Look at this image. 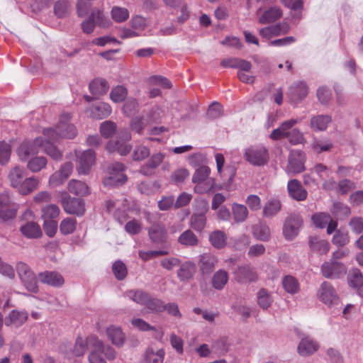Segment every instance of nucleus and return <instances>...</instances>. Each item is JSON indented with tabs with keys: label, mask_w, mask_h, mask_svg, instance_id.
Listing matches in <instances>:
<instances>
[{
	"label": "nucleus",
	"mask_w": 363,
	"mask_h": 363,
	"mask_svg": "<svg viewBox=\"0 0 363 363\" xmlns=\"http://www.w3.org/2000/svg\"><path fill=\"white\" fill-rule=\"evenodd\" d=\"M71 118L69 113H63L60 117V121L55 128H49L43 130L45 140L43 139V145L45 153L55 160H60L62 152L53 145V143L57 142L60 138H66L72 139L77 135V129L74 125L69 123Z\"/></svg>",
	"instance_id": "f257e3e1"
},
{
	"label": "nucleus",
	"mask_w": 363,
	"mask_h": 363,
	"mask_svg": "<svg viewBox=\"0 0 363 363\" xmlns=\"http://www.w3.org/2000/svg\"><path fill=\"white\" fill-rule=\"evenodd\" d=\"M211 169L206 165L197 168L193 176L194 191L198 194H208L216 190L215 179L210 176Z\"/></svg>",
	"instance_id": "f03ea898"
},
{
	"label": "nucleus",
	"mask_w": 363,
	"mask_h": 363,
	"mask_svg": "<svg viewBox=\"0 0 363 363\" xmlns=\"http://www.w3.org/2000/svg\"><path fill=\"white\" fill-rule=\"evenodd\" d=\"M126 296L138 304L145 306L150 312L157 313L164 311V302L144 291L130 290L126 292Z\"/></svg>",
	"instance_id": "7ed1b4c3"
},
{
	"label": "nucleus",
	"mask_w": 363,
	"mask_h": 363,
	"mask_svg": "<svg viewBox=\"0 0 363 363\" xmlns=\"http://www.w3.org/2000/svg\"><path fill=\"white\" fill-rule=\"evenodd\" d=\"M245 160L253 166H264L269 160V150L263 145H253L245 149Z\"/></svg>",
	"instance_id": "20e7f679"
},
{
	"label": "nucleus",
	"mask_w": 363,
	"mask_h": 363,
	"mask_svg": "<svg viewBox=\"0 0 363 363\" xmlns=\"http://www.w3.org/2000/svg\"><path fill=\"white\" fill-rule=\"evenodd\" d=\"M16 269L25 288L30 292L37 293L38 291L37 277L28 264L19 262L16 264Z\"/></svg>",
	"instance_id": "39448f33"
},
{
	"label": "nucleus",
	"mask_w": 363,
	"mask_h": 363,
	"mask_svg": "<svg viewBox=\"0 0 363 363\" xmlns=\"http://www.w3.org/2000/svg\"><path fill=\"white\" fill-rule=\"evenodd\" d=\"M130 139L131 135L128 130H121L116 140L108 142L106 149L110 152H117L121 155H126L131 150V145L128 144Z\"/></svg>",
	"instance_id": "423d86ee"
},
{
	"label": "nucleus",
	"mask_w": 363,
	"mask_h": 363,
	"mask_svg": "<svg viewBox=\"0 0 363 363\" xmlns=\"http://www.w3.org/2000/svg\"><path fill=\"white\" fill-rule=\"evenodd\" d=\"M125 167L123 163L114 162L108 168V177L104 178L105 186H118L123 184L127 181V177L123 173Z\"/></svg>",
	"instance_id": "0eeeda50"
},
{
	"label": "nucleus",
	"mask_w": 363,
	"mask_h": 363,
	"mask_svg": "<svg viewBox=\"0 0 363 363\" xmlns=\"http://www.w3.org/2000/svg\"><path fill=\"white\" fill-rule=\"evenodd\" d=\"M96 25L103 28L109 26V21L99 9L93 11L89 18L82 22V28L84 33L89 34L94 31Z\"/></svg>",
	"instance_id": "6e6552de"
},
{
	"label": "nucleus",
	"mask_w": 363,
	"mask_h": 363,
	"mask_svg": "<svg viewBox=\"0 0 363 363\" xmlns=\"http://www.w3.org/2000/svg\"><path fill=\"white\" fill-rule=\"evenodd\" d=\"M317 297L321 302L328 306L337 304L340 300L336 290L328 281L321 284L317 292Z\"/></svg>",
	"instance_id": "1a4fd4ad"
},
{
	"label": "nucleus",
	"mask_w": 363,
	"mask_h": 363,
	"mask_svg": "<svg viewBox=\"0 0 363 363\" xmlns=\"http://www.w3.org/2000/svg\"><path fill=\"white\" fill-rule=\"evenodd\" d=\"M305 161L306 155L302 151H291L286 167V172L296 174L303 172L305 170Z\"/></svg>",
	"instance_id": "9d476101"
},
{
	"label": "nucleus",
	"mask_w": 363,
	"mask_h": 363,
	"mask_svg": "<svg viewBox=\"0 0 363 363\" xmlns=\"http://www.w3.org/2000/svg\"><path fill=\"white\" fill-rule=\"evenodd\" d=\"M43 145V138H36L33 142L23 141L17 150L21 160L26 161L30 156L38 154V149Z\"/></svg>",
	"instance_id": "9b49d317"
},
{
	"label": "nucleus",
	"mask_w": 363,
	"mask_h": 363,
	"mask_svg": "<svg viewBox=\"0 0 363 363\" xmlns=\"http://www.w3.org/2000/svg\"><path fill=\"white\" fill-rule=\"evenodd\" d=\"M311 220L316 228L323 229L327 227L328 235L334 233L337 227V220H333L331 216L328 213H315L312 216Z\"/></svg>",
	"instance_id": "f8f14e48"
},
{
	"label": "nucleus",
	"mask_w": 363,
	"mask_h": 363,
	"mask_svg": "<svg viewBox=\"0 0 363 363\" xmlns=\"http://www.w3.org/2000/svg\"><path fill=\"white\" fill-rule=\"evenodd\" d=\"M303 220L299 215H291L285 220L283 228V234L288 240H294L298 233L302 225Z\"/></svg>",
	"instance_id": "ddd939ff"
},
{
	"label": "nucleus",
	"mask_w": 363,
	"mask_h": 363,
	"mask_svg": "<svg viewBox=\"0 0 363 363\" xmlns=\"http://www.w3.org/2000/svg\"><path fill=\"white\" fill-rule=\"evenodd\" d=\"M233 274L235 279L241 284L255 282L258 280L255 269L250 264L239 266Z\"/></svg>",
	"instance_id": "4468645a"
},
{
	"label": "nucleus",
	"mask_w": 363,
	"mask_h": 363,
	"mask_svg": "<svg viewBox=\"0 0 363 363\" xmlns=\"http://www.w3.org/2000/svg\"><path fill=\"white\" fill-rule=\"evenodd\" d=\"M78 158L77 172L79 174H88L91 167L95 164L96 154L92 150H87L79 155L76 153Z\"/></svg>",
	"instance_id": "2eb2a0df"
},
{
	"label": "nucleus",
	"mask_w": 363,
	"mask_h": 363,
	"mask_svg": "<svg viewBox=\"0 0 363 363\" xmlns=\"http://www.w3.org/2000/svg\"><path fill=\"white\" fill-rule=\"evenodd\" d=\"M347 269L345 265L339 262L331 259L322 264L321 272L328 279L337 278L345 274Z\"/></svg>",
	"instance_id": "dca6fc26"
},
{
	"label": "nucleus",
	"mask_w": 363,
	"mask_h": 363,
	"mask_svg": "<svg viewBox=\"0 0 363 363\" xmlns=\"http://www.w3.org/2000/svg\"><path fill=\"white\" fill-rule=\"evenodd\" d=\"M89 88L94 97L85 95L84 99L87 102L106 94L109 89V84L105 79L96 78L90 82Z\"/></svg>",
	"instance_id": "f3484780"
},
{
	"label": "nucleus",
	"mask_w": 363,
	"mask_h": 363,
	"mask_svg": "<svg viewBox=\"0 0 363 363\" xmlns=\"http://www.w3.org/2000/svg\"><path fill=\"white\" fill-rule=\"evenodd\" d=\"M62 199V207L65 212L69 214H75L78 216H83L85 212L84 201L81 199L71 198L67 194Z\"/></svg>",
	"instance_id": "a211bd4d"
},
{
	"label": "nucleus",
	"mask_w": 363,
	"mask_h": 363,
	"mask_svg": "<svg viewBox=\"0 0 363 363\" xmlns=\"http://www.w3.org/2000/svg\"><path fill=\"white\" fill-rule=\"evenodd\" d=\"M74 165L72 162L65 163L60 169L53 173L49 179V184L52 186H57L62 184L65 180L72 174Z\"/></svg>",
	"instance_id": "6ab92c4d"
},
{
	"label": "nucleus",
	"mask_w": 363,
	"mask_h": 363,
	"mask_svg": "<svg viewBox=\"0 0 363 363\" xmlns=\"http://www.w3.org/2000/svg\"><path fill=\"white\" fill-rule=\"evenodd\" d=\"M17 208L11 203L8 194L0 195V218L3 220H8L15 218Z\"/></svg>",
	"instance_id": "aec40b11"
},
{
	"label": "nucleus",
	"mask_w": 363,
	"mask_h": 363,
	"mask_svg": "<svg viewBox=\"0 0 363 363\" xmlns=\"http://www.w3.org/2000/svg\"><path fill=\"white\" fill-rule=\"evenodd\" d=\"M287 191L289 196L297 201H303L308 197L307 191L303 187L301 182L296 179L288 182Z\"/></svg>",
	"instance_id": "412c9836"
},
{
	"label": "nucleus",
	"mask_w": 363,
	"mask_h": 363,
	"mask_svg": "<svg viewBox=\"0 0 363 363\" xmlns=\"http://www.w3.org/2000/svg\"><path fill=\"white\" fill-rule=\"evenodd\" d=\"M38 278L42 284L53 287H60L65 283L63 277L55 271H45L38 274Z\"/></svg>",
	"instance_id": "4be33fe9"
},
{
	"label": "nucleus",
	"mask_w": 363,
	"mask_h": 363,
	"mask_svg": "<svg viewBox=\"0 0 363 363\" xmlns=\"http://www.w3.org/2000/svg\"><path fill=\"white\" fill-rule=\"evenodd\" d=\"M164 155L160 152L153 154L147 162L140 169V172L149 176L154 173L155 169L162 162Z\"/></svg>",
	"instance_id": "5701e85b"
},
{
	"label": "nucleus",
	"mask_w": 363,
	"mask_h": 363,
	"mask_svg": "<svg viewBox=\"0 0 363 363\" xmlns=\"http://www.w3.org/2000/svg\"><path fill=\"white\" fill-rule=\"evenodd\" d=\"M148 235L153 243L162 244L166 242L167 233L162 224H154L148 230Z\"/></svg>",
	"instance_id": "b1692460"
},
{
	"label": "nucleus",
	"mask_w": 363,
	"mask_h": 363,
	"mask_svg": "<svg viewBox=\"0 0 363 363\" xmlns=\"http://www.w3.org/2000/svg\"><path fill=\"white\" fill-rule=\"evenodd\" d=\"M28 317V313L24 311L13 310L6 318L5 324L6 326L18 328L26 322Z\"/></svg>",
	"instance_id": "393cba45"
},
{
	"label": "nucleus",
	"mask_w": 363,
	"mask_h": 363,
	"mask_svg": "<svg viewBox=\"0 0 363 363\" xmlns=\"http://www.w3.org/2000/svg\"><path fill=\"white\" fill-rule=\"evenodd\" d=\"M21 233L27 238L36 239L42 236L43 233L40 226L35 222H26L20 228Z\"/></svg>",
	"instance_id": "a878e982"
},
{
	"label": "nucleus",
	"mask_w": 363,
	"mask_h": 363,
	"mask_svg": "<svg viewBox=\"0 0 363 363\" xmlns=\"http://www.w3.org/2000/svg\"><path fill=\"white\" fill-rule=\"evenodd\" d=\"M89 342L91 346L99 350L100 352L103 353L106 357L109 360H113L116 358V354L115 350L111 346H105L101 340L96 336H91Z\"/></svg>",
	"instance_id": "bb28decb"
},
{
	"label": "nucleus",
	"mask_w": 363,
	"mask_h": 363,
	"mask_svg": "<svg viewBox=\"0 0 363 363\" xmlns=\"http://www.w3.org/2000/svg\"><path fill=\"white\" fill-rule=\"evenodd\" d=\"M90 115L96 119H103L109 116L112 112L111 106L105 102H99L93 105L90 109Z\"/></svg>",
	"instance_id": "cd10ccee"
},
{
	"label": "nucleus",
	"mask_w": 363,
	"mask_h": 363,
	"mask_svg": "<svg viewBox=\"0 0 363 363\" xmlns=\"http://www.w3.org/2000/svg\"><path fill=\"white\" fill-rule=\"evenodd\" d=\"M318 344L309 337L303 338L298 346V352L301 356H309L316 352Z\"/></svg>",
	"instance_id": "c85d7f7f"
},
{
	"label": "nucleus",
	"mask_w": 363,
	"mask_h": 363,
	"mask_svg": "<svg viewBox=\"0 0 363 363\" xmlns=\"http://www.w3.org/2000/svg\"><path fill=\"white\" fill-rule=\"evenodd\" d=\"M106 335L112 344L117 347L123 345L125 337L121 328L111 325L106 329Z\"/></svg>",
	"instance_id": "c756f323"
},
{
	"label": "nucleus",
	"mask_w": 363,
	"mask_h": 363,
	"mask_svg": "<svg viewBox=\"0 0 363 363\" xmlns=\"http://www.w3.org/2000/svg\"><path fill=\"white\" fill-rule=\"evenodd\" d=\"M282 16V11L279 7L272 6L264 11L259 18L261 24H268L276 21Z\"/></svg>",
	"instance_id": "7c9ffc66"
},
{
	"label": "nucleus",
	"mask_w": 363,
	"mask_h": 363,
	"mask_svg": "<svg viewBox=\"0 0 363 363\" xmlns=\"http://www.w3.org/2000/svg\"><path fill=\"white\" fill-rule=\"evenodd\" d=\"M218 262L217 258L211 254H203L201 256L199 264L203 274H208L215 269Z\"/></svg>",
	"instance_id": "2f4dec72"
},
{
	"label": "nucleus",
	"mask_w": 363,
	"mask_h": 363,
	"mask_svg": "<svg viewBox=\"0 0 363 363\" xmlns=\"http://www.w3.org/2000/svg\"><path fill=\"white\" fill-rule=\"evenodd\" d=\"M68 191L73 194L84 196L89 194V188L87 184L82 181L72 179L67 185Z\"/></svg>",
	"instance_id": "473e14b6"
},
{
	"label": "nucleus",
	"mask_w": 363,
	"mask_h": 363,
	"mask_svg": "<svg viewBox=\"0 0 363 363\" xmlns=\"http://www.w3.org/2000/svg\"><path fill=\"white\" fill-rule=\"evenodd\" d=\"M291 99L297 102L302 100L308 94V86L306 83L300 82L292 86L290 89Z\"/></svg>",
	"instance_id": "72a5a7b5"
},
{
	"label": "nucleus",
	"mask_w": 363,
	"mask_h": 363,
	"mask_svg": "<svg viewBox=\"0 0 363 363\" xmlns=\"http://www.w3.org/2000/svg\"><path fill=\"white\" fill-rule=\"evenodd\" d=\"M309 245L312 250L320 255L327 254L330 250V244L328 240L312 237L309 240Z\"/></svg>",
	"instance_id": "f704fd0d"
},
{
	"label": "nucleus",
	"mask_w": 363,
	"mask_h": 363,
	"mask_svg": "<svg viewBox=\"0 0 363 363\" xmlns=\"http://www.w3.org/2000/svg\"><path fill=\"white\" fill-rule=\"evenodd\" d=\"M281 208V203L277 199H270L264 206L263 216L264 217H273L276 216Z\"/></svg>",
	"instance_id": "c9c22d12"
},
{
	"label": "nucleus",
	"mask_w": 363,
	"mask_h": 363,
	"mask_svg": "<svg viewBox=\"0 0 363 363\" xmlns=\"http://www.w3.org/2000/svg\"><path fill=\"white\" fill-rule=\"evenodd\" d=\"M26 178V174L23 169L19 167L13 168L9 174V179L13 187L18 189L21 183Z\"/></svg>",
	"instance_id": "e433bc0d"
},
{
	"label": "nucleus",
	"mask_w": 363,
	"mask_h": 363,
	"mask_svg": "<svg viewBox=\"0 0 363 363\" xmlns=\"http://www.w3.org/2000/svg\"><path fill=\"white\" fill-rule=\"evenodd\" d=\"M39 186V180L34 177L25 178L18 187V191L23 195H28L35 190Z\"/></svg>",
	"instance_id": "4c0bfd02"
},
{
	"label": "nucleus",
	"mask_w": 363,
	"mask_h": 363,
	"mask_svg": "<svg viewBox=\"0 0 363 363\" xmlns=\"http://www.w3.org/2000/svg\"><path fill=\"white\" fill-rule=\"evenodd\" d=\"M178 242L186 247H194L198 245L199 239L191 230H186L179 235Z\"/></svg>",
	"instance_id": "58836bf2"
},
{
	"label": "nucleus",
	"mask_w": 363,
	"mask_h": 363,
	"mask_svg": "<svg viewBox=\"0 0 363 363\" xmlns=\"http://www.w3.org/2000/svg\"><path fill=\"white\" fill-rule=\"evenodd\" d=\"M209 241L214 247L221 249L227 244V235L223 231L215 230L211 233Z\"/></svg>",
	"instance_id": "ea45409f"
},
{
	"label": "nucleus",
	"mask_w": 363,
	"mask_h": 363,
	"mask_svg": "<svg viewBox=\"0 0 363 363\" xmlns=\"http://www.w3.org/2000/svg\"><path fill=\"white\" fill-rule=\"evenodd\" d=\"M228 281V274L223 269L217 271L212 278V285L217 290L224 288Z\"/></svg>",
	"instance_id": "a19ab883"
},
{
	"label": "nucleus",
	"mask_w": 363,
	"mask_h": 363,
	"mask_svg": "<svg viewBox=\"0 0 363 363\" xmlns=\"http://www.w3.org/2000/svg\"><path fill=\"white\" fill-rule=\"evenodd\" d=\"M282 286L289 294H296L299 291L300 286L298 280L291 275H286L282 279Z\"/></svg>",
	"instance_id": "79ce46f5"
},
{
	"label": "nucleus",
	"mask_w": 363,
	"mask_h": 363,
	"mask_svg": "<svg viewBox=\"0 0 363 363\" xmlns=\"http://www.w3.org/2000/svg\"><path fill=\"white\" fill-rule=\"evenodd\" d=\"M233 219L236 223L245 221L248 216V210L245 205L234 203L232 206Z\"/></svg>",
	"instance_id": "37998d69"
},
{
	"label": "nucleus",
	"mask_w": 363,
	"mask_h": 363,
	"mask_svg": "<svg viewBox=\"0 0 363 363\" xmlns=\"http://www.w3.org/2000/svg\"><path fill=\"white\" fill-rule=\"evenodd\" d=\"M195 272L194 264L190 262H186L181 264L177 271V277L181 281L189 279Z\"/></svg>",
	"instance_id": "c03bdc74"
},
{
	"label": "nucleus",
	"mask_w": 363,
	"mask_h": 363,
	"mask_svg": "<svg viewBox=\"0 0 363 363\" xmlns=\"http://www.w3.org/2000/svg\"><path fill=\"white\" fill-rule=\"evenodd\" d=\"M331 118L328 116H318L311 120V126L315 130H325L330 123Z\"/></svg>",
	"instance_id": "a18cd8bd"
},
{
	"label": "nucleus",
	"mask_w": 363,
	"mask_h": 363,
	"mask_svg": "<svg viewBox=\"0 0 363 363\" xmlns=\"http://www.w3.org/2000/svg\"><path fill=\"white\" fill-rule=\"evenodd\" d=\"M60 213V208L55 204H48L41 209V218L43 220H55Z\"/></svg>",
	"instance_id": "49530a36"
},
{
	"label": "nucleus",
	"mask_w": 363,
	"mask_h": 363,
	"mask_svg": "<svg viewBox=\"0 0 363 363\" xmlns=\"http://www.w3.org/2000/svg\"><path fill=\"white\" fill-rule=\"evenodd\" d=\"M332 213L337 218L342 219L351 213L350 208L341 202H335L331 210Z\"/></svg>",
	"instance_id": "de8ad7c7"
},
{
	"label": "nucleus",
	"mask_w": 363,
	"mask_h": 363,
	"mask_svg": "<svg viewBox=\"0 0 363 363\" xmlns=\"http://www.w3.org/2000/svg\"><path fill=\"white\" fill-rule=\"evenodd\" d=\"M164 354L162 349L155 351L152 348H148L145 353V360L147 363H162Z\"/></svg>",
	"instance_id": "09e8293b"
},
{
	"label": "nucleus",
	"mask_w": 363,
	"mask_h": 363,
	"mask_svg": "<svg viewBox=\"0 0 363 363\" xmlns=\"http://www.w3.org/2000/svg\"><path fill=\"white\" fill-rule=\"evenodd\" d=\"M76 228L77 220L74 218H64L60 224V231L65 235L73 233Z\"/></svg>",
	"instance_id": "8fccbe9b"
},
{
	"label": "nucleus",
	"mask_w": 363,
	"mask_h": 363,
	"mask_svg": "<svg viewBox=\"0 0 363 363\" xmlns=\"http://www.w3.org/2000/svg\"><path fill=\"white\" fill-rule=\"evenodd\" d=\"M48 160L45 157H35L30 159L27 164V167L32 172H38L47 165Z\"/></svg>",
	"instance_id": "3c124183"
},
{
	"label": "nucleus",
	"mask_w": 363,
	"mask_h": 363,
	"mask_svg": "<svg viewBox=\"0 0 363 363\" xmlns=\"http://www.w3.org/2000/svg\"><path fill=\"white\" fill-rule=\"evenodd\" d=\"M206 223L205 214L194 213L190 219V226L196 231H202Z\"/></svg>",
	"instance_id": "603ef678"
},
{
	"label": "nucleus",
	"mask_w": 363,
	"mask_h": 363,
	"mask_svg": "<svg viewBox=\"0 0 363 363\" xmlns=\"http://www.w3.org/2000/svg\"><path fill=\"white\" fill-rule=\"evenodd\" d=\"M111 15L115 22L123 23L129 18V11L125 8L116 6L111 9Z\"/></svg>",
	"instance_id": "864d4df0"
},
{
	"label": "nucleus",
	"mask_w": 363,
	"mask_h": 363,
	"mask_svg": "<svg viewBox=\"0 0 363 363\" xmlns=\"http://www.w3.org/2000/svg\"><path fill=\"white\" fill-rule=\"evenodd\" d=\"M348 284L356 291L363 283V275L359 269H353L348 275Z\"/></svg>",
	"instance_id": "5fc2aeb1"
},
{
	"label": "nucleus",
	"mask_w": 363,
	"mask_h": 363,
	"mask_svg": "<svg viewBox=\"0 0 363 363\" xmlns=\"http://www.w3.org/2000/svg\"><path fill=\"white\" fill-rule=\"evenodd\" d=\"M128 95L127 89L123 86H116L113 88L110 93L111 99L115 103L123 101Z\"/></svg>",
	"instance_id": "6e6d98bb"
},
{
	"label": "nucleus",
	"mask_w": 363,
	"mask_h": 363,
	"mask_svg": "<svg viewBox=\"0 0 363 363\" xmlns=\"http://www.w3.org/2000/svg\"><path fill=\"white\" fill-rule=\"evenodd\" d=\"M91 336L87 337L86 340L78 337L76 340L75 345L74 346L73 349V353L76 356H82L83 355L85 352L86 351L87 347L89 346L91 349H92L94 347L91 346L89 340Z\"/></svg>",
	"instance_id": "4d7b16f0"
},
{
	"label": "nucleus",
	"mask_w": 363,
	"mask_h": 363,
	"mask_svg": "<svg viewBox=\"0 0 363 363\" xmlns=\"http://www.w3.org/2000/svg\"><path fill=\"white\" fill-rule=\"evenodd\" d=\"M253 235L257 240L267 241L270 238L271 232L269 228L266 225H259L255 227Z\"/></svg>",
	"instance_id": "13d9d810"
},
{
	"label": "nucleus",
	"mask_w": 363,
	"mask_h": 363,
	"mask_svg": "<svg viewBox=\"0 0 363 363\" xmlns=\"http://www.w3.org/2000/svg\"><path fill=\"white\" fill-rule=\"evenodd\" d=\"M112 271L118 280L124 279L128 274L125 264L121 260L116 261L112 266Z\"/></svg>",
	"instance_id": "bf43d9fd"
},
{
	"label": "nucleus",
	"mask_w": 363,
	"mask_h": 363,
	"mask_svg": "<svg viewBox=\"0 0 363 363\" xmlns=\"http://www.w3.org/2000/svg\"><path fill=\"white\" fill-rule=\"evenodd\" d=\"M70 5L65 0L57 1L54 6V12L59 18L65 17L69 12Z\"/></svg>",
	"instance_id": "052dcab7"
},
{
	"label": "nucleus",
	"mask_w": 363,
	"mask_h": 363,
	"mask_svg": "<svg viewBox=\"0 0 363 363\" xmlns=\"http://www.w3.org/2000/svg\"><path fill=\"white\" fill-rule=\"evenodd\" d=\"M150 154V149L143 145H136L133 152V159L135 161H141L149 157Z\"/></svg>",
	"instance_id": "680f3d73"
},
{
	"label": "nucleus",
	"mask_w": 363,
	"mask_h": 363,
	"mask_svg": "<svg viewBox=\"0 0 363 363\" xmlns=\"http://www.w3.org/2000/svg\"><path fill=\"white\" fill-rule=\"evenodd\" d=\"M257 301H258L259 306L264 309H266L270 306V305L272 302V299L267 289H261L258 291Z\"/></svg>",
	"instance_id": "e2e57ef3"
},
{
	"label": "nucleus",
	"mask_w": 363,
	"mask_h": 363,
	"mask_svg": "<svg viewBox=\"0 0 363 363\" xmlns=\"http://www.w3.org/2000/svg\"><path fill=\"white\" fill-rule=\"evenodd\" d=\"M116 130V125L115 123L111 121H106L103 122L100 126V132L101 135L108 138L113 135Z\"/></svg>",
	"instance_id": "0e129e2a"
},
{
	"label": "nucleus",
	"mask_w": 363,
	"mask_h": 363,
	"mask_svg": "<svg viewBox=\"0 0 363 363\" xmlns=\"http://www.w3.org/2000/svg\"><path fill=\"white\" fill-rule=\"evenodd\" d=\"M189 176V171L185 168L175 170L171 175V181L176 184H182Z\"/></svg>",
	"instance_id": "69168bd1"
},
{
	"label": "nucleus",
	"mask_w": 363,
	"mask_h": 363,
	"mask_svg": "<svg viewBox=\"0 0 363 363\" xmlns=\"http://www.w3.org/2000/svg\"><path fill=\"white\" fill-rule=\"evenodd\" d=\"M11 147L4 141L0 142V163L6 164L11 156Z\"/></svg>",
	"instance_id": "338daca9"
},
{
	"label": "nucleus",
	"mask_w": 363,
	"mask_h": 363,
	"mask_svg": "<svg viewBox=\"0 0 363 363\" xmlns=\"http://www.w3.org/2000/svg\"><path fill=\"white\" fill-rule=\"evenodd\" d=\"M286 138L294 145L303 143L305 140L303 133L296 128L287 132Z\"/></svg>",
	"instance_id": "774afa93"
}]
</instances>
